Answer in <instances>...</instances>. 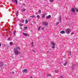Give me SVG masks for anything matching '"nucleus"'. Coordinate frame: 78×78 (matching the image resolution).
Returning a JSON list of instances; mask_svg holds the SVG:
<instances>
[{
    "label": "nucleus",
    "mask_w": 78,
    "mask_h": 78,
    "mask_svg": "<svg viewBox=\"0 0 78 78\" xmlns=\"http://www.w3.org/2000/svg\"><path fill=\"white\" fill-rule=\"evenodd\" d=\"M33 42H32L31 43V44H32V45H33Z\"/></svg>",
    "instance_id": "58836bf2"
},
{
    "label": "nucleus",
    "mask_w": 78,
    "mask_h": 78,
    "mask_svg": "<svg viewBox=\"0 0 78 78\" xmlns=\"http://www.w3.org/2000/svg\"><path fill=\"white\" fill-rule=\"evenodd\" d=\"M55 73H58L59 72V70H55Z\"/></svg>",
    "instance_id": "412c9836"
},
{
    "label": "nucleus",
    "mask_w": 78,
    "mask_h": 78,
    "mask_svg": "<svg viewBox=\"0 0 78 78\" xmlns=\"http://www.w3.org/2000/svg\"><path fill=\"white\" fill-rule=\"evenodd\" d=\"M61 17H60L59 18V21H60V22H61Z\"/></svg>",
    "instance_id": "c85d7f7f"
},
{
    "label": "nucleus",
    "mask_w": 78,
    "mask_h": 78,
    "mask_svg": "<svg viewBox=\"0 0 78 78\" xmlns=\"http://www.w3.org/2000/svg\"><path fill=\"white\" fill-rule=\"evenodd\" d=\"M37 18L38 19H39V18H40V16H39V15H37Z\"/></svg>",
    "instance_id": "4be33fe9"
},
{
    "label": "nucleus",
    "mask_w": 78,
    "mask_h": 78,
    "mask_svg": "<svg viewBox=\"0 0 78 78\" xmlns=\"http://www.w3.org/2000/svg\"><path fill=\"white\" fill-rule=\"evenodd\" d=\"M51 44L52 45V48L54 49L55 48V43L54 42H51Z\"/></svg>",
    "instance_id": "f03ea898"
},
{
    "label": "nucleus",
    "mask_w": 78,
    "mask_h": 78,
    "mask_svg": "<svg viewBox=\"0 0 78 78\" xmlns=\"http://www.w3.org/2000/svg\"><path fill=\"white\" fill-rule=\"evenodd\" d=\"M69 54L70 56H71V51H69Z\"/></svg>",
    "instance_id": "393cba45"
},
{
    "label": "nucleus",
    "mask_w": 78,
    "mask_h": 78,
    "mask_svg": "<svg viewBox=\"0 0 78 78\" xmlns=\"http://www.w3.org/2000/svg\"><path fill=\"white\" fill-rule=\"evenodd\" d=\"M17 49L20 50V48L17 46L16 47V48H14V53H15L16 55H18L20 54V51H19Z\"/></svg>",
    "instance_id": "f257e3e1"
},
{
    "label": "nucleus",
    "mask_w": 78,
    "mask_h": 78,
    "mask_svg": "<svg viewBox=\"0 0 78 78\" xmlns=\"http://www.w3.org/2000/svg\"><path fill=\"white\" fill-rule=\"evenodd\" d=\"M67 63H68L67 62V61H66V62H65V63L64 64V65L65 66H66L67 64Z\"/></svg>",
    "instance_id": "f8f14e48"
},
{
    "label": "nucleus",
    "mask_w": 78,
    "mask_h": 78,
    "mask_svg": "<svg viewBox=\"0 0 78 78\" xmlns=\"http://www.w3.org/2000/svg\"><path fill=\"white\" fill-rule=\"evenodd\" d=\"M34 17H35V16L34 15L30 16V17H32L33 18H34Z\"/></svg>",
    "instance_id": "bb28decb"
},
{
    "label": "nucleus",
    "mask_w": 78,
    "mask_h": 78,
    "mask_svg": "<svg viewBox=\"0 0 78 78\" xmlns=\"http://www.w3.org/2000/svg\"><path fill=\"white\" fill-rule=\"evenodd\" d=\"M42 17L43 18H44V17H45V14H42Z\"/></svg>",
    "instance_id": "ddd939ff"
},
{
    "label": "nucleus",
    "mask_w": 78,
    "mask_h": 78,
    "mask_svg": "<svg viewBox=\"0 0 78 78\" xmlns=\"http://www.w3.org/2000/svg\"><path fill=\"white\" fill-rule=\"evenodd\" d=\"M10 45H13V44H12V42H10Z\"/></svg>",
    "instance_id": "5701e85b"
},
{
    "label": "nucleus",
    "mask_w": 78,
    "mask_h": 78,
    "mask_svg": "<svg viewBox=\"0 0 78 78\" xmlns=\"http://www.w3.org/2000/svg\"><path fill=\"white\" fill-rule=\"evenodd\" d=\"M1 45H2L1 43H0V47H1Z\"/></svg>",
    "instance_id": "37998d69"
},
{
    "label": "nucleus",
    "mask_w": 78,
    "mask_h": 78,
    "mask_svg": "<svg viewBox=\"0 0 78 78\" xmlns=\"http://www.w3.org/2000/svg\"><path fill=\"white\" fill-rule=\"evenodd\" d=\"M23 6H25V4H23Z\"/></svg>",
    "instance_id": "ea45409f"
},
{
    "label": "nucleus",
    "mask_w": 78,
    "mask_h": 78,
    "mask_svg": "<svg viewBox=\"0 0 78 78\" xmlns=\"http://www.w3.org/2000/svg\"><path fill=\"white\" fill-rule=\"evenodd\" d=\"M32 46L33 47H34V45H32Z\"/></svg>",
    "instance_id": "a18cd8bd"
},
{
    "label": "nucleus",
    "mask_w": 78,
    "mask_h": 78,
    "mask_svg": "<svg viewBox=\"0 0 78 78\" xmlns=\"http://www.w3.org/2000/svg\"><path fill=\"white\" fill-rule=\"evenodd\" d=\"M42 25H44V26H47L48 25V23L47 22L44 21L42 23Z\"/></svg>",
    "instance_id": "20e7f679"
},
{
    "label": "nucleus",
    "mask_w": 78,
    "mask_h": 78,
    "mask_svg": "<svg viewBox=\"0 0 78 78\" xmlns=\"http://www.w3.org/2000/svg\"><path fill=\"white\" fill-rule=\"evenodd\" d=\"M22 0H20V1H22Z\"/></svg>",
    "instance_id": "de8ad7c7"
},
{
    "label": "nucleus",
    "mask_w": 78,
    "mask_h": 78,
    "mask_svg": "<svg viewBox=\"0 0 78 78\" xmlns=\"http://www.w3.org/2000/svg\"><path fill=\"white\" fill-rule=\"evenodd\" d=\"M74 34V32H72L71 33V34Z\"/></svg>",
    "instance_id": "e433bc0d"
},
{
    "label": "nucleus",
    "mask_w": 78,
    "mask_h": 78,
    "mask_svg": "<svg viewBox=\"0 0 78 78\" xmlns=\"http://www.w3.org/2000/svg\"><path fill=\"white\" fill-rule=\"evenodd\" d=\"M12 1L13 3H14L15 2H16V4H17L18 3V2L17 0H12Z\"/></svg>",
    "instance_id": "423d86ee"
},
{
    "label": "nucleus",
    "mask_w": 78,
    "mask_h": 78,
    "mask_svg": "<svg viewBox=\"0 0 78 78\" xmlns=\"http://www.w3.org/2000/svg\"><path fill=\"white\" fill-rule=\"evenodd\" d=\"M59 24V22H57L56 24V25H58V24Z\"/></svg>",
    "instance_id": "473e14b6"
},
{
    "label": "nucleus",
    "mask_w": 78,
    "mask_h": 78,
    "mask_svg": "<svg viewBox=\"0 0 78 78\" xmlns=\"http://www.w3.org/2000/svg\"><path fill=\"white\" fill-rule=\"evenodd\" d=\"M32 51L33 52H34V53H36V51H35V50H33Z\"/></svg>",
    "instance_id": "c756f323"
},
{
    "label": "nucleus",
    "mask_w": 78,
    "mask_h": 78,
    "mask_svg": "<svg viewBox=\"0 0 78 78\" xmlns=\"http://www.w3.org/2000/svg\"><path fill=\"white\" fill-rule=\"evenodd\" d=\"M66 31L67 34H70L71 32V30H70V29L68 28L66 30Z\"/></svg>",
    "instance_id": "7ed1b4c3"
},
{
    "label": "nucleus",
    "mask_w": 78,
    "mask_h": 78,
    "mask_svg": "<svg viewBox=\"0 0 78 78\" xmlns=\"http://www.w3.org/2000/svg\"><path fill=\"white\" fill-rule=\"evenodd\" d=\"M20 26H21V27H23V24H20Z\"/></svg>",
    "instance_id": "a878e982"
},
{
    "label": "nucleus",
    "mask_w": 78,
    "mask_h": 78,
    "mask_svg": "<svg viewBox=\"0 0 78 78\" xmlns=\"http://www.w3.org/2000/svg\"><path fill=\"white\" fill-rule=\"evenodd\" d=\"M51 76V74H48L47 75V77H48V76Z\"/></svg>",
    "instance_id": "f3484780"
},
{
    "label": "nucleus",
    "mask_w": 78,
    "mask_h": 78,
    "mask_svg": "<svg viewBox=\"0 0 78 78\" xmlns=\"http://www.w3.org/2000/svg\"><path fill=\"white\" fill-rule=\"evenodd\" d=\"M12 74H14V71H12Z\"/></svg>",
    "instance_id": "4c0bfd02"
},
{
    "label": "nucleus",
    "mask_w": 78,
    "mask_h": 78,
    "mask_svg": "<svg viewBox=\"0 0 78 78\" xmlns=\"http://www.w3.org/2000/svg\"><path fill=\"white\" fill-rule=\"evenodd\" d=\"M20 29H21V30H22V27H20Z\"/></svg>",
    "instance_id": "a19ab883"
},
{
    "label": "nucleus",
    "mask_w": 78,
    "mask_h": 78,
    "mask_svg": "<svg viewBox=\"0 0 78 78\" xmlns=\"http://www.w3.org/2000/svg\"><path fill=\"white\" fill-rule=\"evenodd\" d=\"M28 29V27H25V28L23 29V31L26 30V29Z\"/></svg>",
    "instance_id": "2eb2a0df"
},
{
    "label": "nucleus",
    "mask_w": 78,
    "mask_h": 78,
    "mask_svg": "<svg viewBox=\"0 0 78 78\" xmlns=\"http://www.w3.org/2000/svg\"><path fill=\"white\" fill-rule=\"evenodd\" d=\"M28 23V20H25L26 24H27V23Z\"/></svg>",
    "instance_id": "a211bd4d"
},
{
    "label": "nucleus",
    "mask_w": 78,
    "mask_h": 78,
    "mask_svg": "<svg viewBox=\"0 0 78 78\" xmlns=\"http://www.w3.org/2000/svg\"><path fill=\"white\" fill-rule=\"evenodd\" d=\"M38 12H39V13H41V9L39 10Z\"/></svg>",
    "instance_id": "b1692460"
},
{
    "label": "nucleus",
    "mask_w": 78,
    "mask_h": 78,
    "mask_svg": "<svg viewBox=\"0 0 78 78\" xmlns=\"http://www.w3.org/2000/svg\"><path fill=\"white\" fill-rule=\"evenodd\" d=\"M20 22H21V23H24V20H22L21 21H20Z\"/></svg>",
    "instance_id": "6ab92c4d"
},
{
    "label": "nucleus",
    "mask_w": 78,
    "mask_h": 78,
    "mask_svg": "<svg viewBox=\"0 0 78 78\" xmlns=\"http://www.w3.org/2000/svg\"><path fill=\"white\" fill-rule=\"evenodd\" d=\"M76 12H78V9H76Z\"/></svg>",
    "instance_id": "2f4dec72"
},
{
    "label": "nucleus",
    "mask_w": 78,
    "mask_h": 78,
    "mask_svg": "<svg viewBox=\"0 0 78 78\" xmlns=\"http://www.w3.org/2000/svg\"><path fill=\"white\" fill-rule=\"evenodd\" d=\"M73 68H74V66H73V67H72V70H73Z\"/></svg>",
    "instance_id": "72a5a7b5"
},
{
    "label": "nucleus",
    "mask_w": 78,
    "mask_h": 78,
    "mask_svg": "<svg viewBox=\"0 0 78 78\" xmlns=\"http://www.w3.org/2000/svg\"><path fill=\"white\" fill-rule=\"evenodd\" d=\"M40 29H41V27H39L38 29V30H40Z\"/></svg>",
    "instance_id": "c9c22d12"
},
{
    "label": "nucleus",
    "mask_w": 78,
    "mask_h": 78,
    "mask_svg": "<svg viewBox=\"0 0 78 78\" xmlns=\"http://www.w3.org/2000/svg\"><path fill=\"white\" fill-rule=\"evenodd\" d=\"M49 52H50V51H47V52H48V53H49Z\"/></svg>",
    "instance_id": "79ce46f5"
},
{
    "label": "nucleus",
    "mask_w": 78,
    "mask_h": 78,
    "mask_svg": "<svg viewBox=\"0 0 78 78\" xmlns=\"http://www.w3.org/2000/svg\"><path fill=\"white\" fill-rule=\"evenodd\" d=\"M23 34L25 36H27V34L26 33H23Z\"/></svg>",
    "instance_id": "4468645a"
},
{
    "label": "nucleus",
    "mask_w": 78,
    "mask_h": 78,
    "mask_svg": "<svg viewBox=\"0 0 78 78\" xmlns=\"http://www.w3.org/2000/svg\"><path fill=\"white\" fill-rule=\"evenodd\" d=\"M71 11L73 12H75V9L73 8H72Z\"/></svg>",
    "instance_id": "9d476101"
},
{
    "label": "nucleus",
    "mask_w": 78,
    "mask_h": 78,
    "mask_svg": "<svg viewBox=\"0 0 78 78\" xmlns=\"http://www.w3.org/2000/svg\"><path fill=\"white\" fill-rule=\"evenodd\" d=\"M30 78H33V77H31Z\"/></svg>",
    "instance_id": "49530a36"
},
{
    "label": "nucleus",
    "mask_w": 78,
    "mask_h": 78,
    "mask_svg": "<svg viewBox=\"0 0 78 78\" xmlns=\"http://www.w3.org/2000/svg\"><path fill=\"white\" fill-rule=\"evenodd\" d=\"M18 13H19V10L17 11L16 13V15L17 16H18Z\"/></svg>",
    "instance_id": "aec40b11"
},
{
    "label": "nucleus",
    "mask_w": 78,
    "mask_h": 78,
    "mask_svg": "<svg viewBox=\"0 0 78 78\" xmlns=\"http://www.w3.org/2000/svg\"><path fill=\"white\" fill-rule=\"evenodd\" d=\"M50 2H53V0H49Z\"/></svg>",
    "instance_id": "cd10ccee"
},
{
    "label": "nucleus",
    "mask_w": 78,
    "mask_h": 78,
    "mask_svg": "<svg viewBox=\"0 0 78 78\" xmlns=\"http://www.w3.org/2000/svg\"><path fill=\"white\" fill-rule=\"evenodd\" d=\"M60 78H64L63 77H62V76H60Z\"/></svg>",
    "instance_id": "f704fd0d"
},
{
    "label": "nucleus",
    "mask_w": 78,
    "mask_h": 78,
    "mask_svg": "<svg viewBox=\"0 0 78 78\" xmlns=\"http://www.w3.org/2000/svg\"><path fill=\"white\" fill-rule=\"evenodd\" d=\"M16 30H15L13 32V34L15 36H16Z\"/></svg>",
    "instance_id": "dca6fc26"
},
{
    "label": "nucleus",
    "mask_w": 78,
    "mask_h": 78,
    "mask_svg": "<svg viewBox=\"0 0 78 78\" xmlns=\"http://www.w3.org/2000/svg\"><path fill=\"white\" fill-rule=\"evenodd\" d=\"M51 18V15H49L48 16H47L46 17V19H50Z\"/></svg>",
    "instance_id": "1a4fd4ad"
},
{
    "label": "nucleus",
    "mask_w": 78,
    "mask_h": 78,
    "mask_svg": "<svg viewBox=\"0 0 78 78\" xmlns=\"http://www.w3.org/2000/svg\"><path fill=\"white\" fill-rule=\"evenodd\" d=\"M42 29L43 30L44 29V28H42Z\"/></svg>",
    "instance_id": "c03bdc74"
},
{
    "label": "nucleus",
    "mask_w": 78,
    "mask_h": 78,
    "mask_svg": "<svg viewBox=\"0 0 78 78\" xmlns=\"http://www.w3.org/2000/svg\"><path fill=\"white\" fill-rule=\"evenodd\" d=\"M4 65L3 62H0V68L2 67Z\"/></svg>",
    "instance_id": "39448f33"
},
{
    "label": "nucleus",
    "mask_w": 78,
    "mask_h": 78,
    "mask_svg": "<svg viewBox=\"0 0 78 78\" xmlns=\"http://www.w3.org/2000/svg\"><path fill=\"white\" fill-rule=\"evenodd\" d=\"M10 39H11V37L8 38V41H10Z\"/></svg>",
    "instance_id": "7c9ffc66"
},
{
    "label": "nucleus",
    "mask_w": 78,
    "mask_h": 78,
    "mask_svg": "<svg viewBox=\"0 0 78 78\" xmlns=\"http://www.w3.org/2000/svg\"><path fill=\"white\" fill-rule=\"evenodd\" d=\"M60 33H61V34H64L66 33V32H65V31L62 30V31H61L60 32Z\"/></svg>",
    "instance_id": "6e6552de"
},
{
    "label": "nucleus",
    "mask_w": 78,
    "mask_h": 78,
    "mask_svg": "<svg viewBox=\"0 0 78 78\" xmlns=\"http://www.w3.org/2000/svg\"><path fill=\"white\" fill-rule=\"evenodd\" d=\"M21 10L22 11L21 12H23L24 11H26V9H21Z\"/></svg>",
    "instance_id": "9b49d317"
},
{
    "label": "nucleus",
    "mask_w": 78,
    "mask_h": 78,
    "mask_svg": "<svg viewBox=\"0 0 78 78\" xmlns=\"http://www.w3.org/2000/svg\"><path fill=\"white\" fill-rule=\"evenodd\" d=\"M23 72H24L25 73H27V71H28V69H25L23 70Z\"/></svg>",
    "instance_id": "0eeeda50"
}]
</instances>
